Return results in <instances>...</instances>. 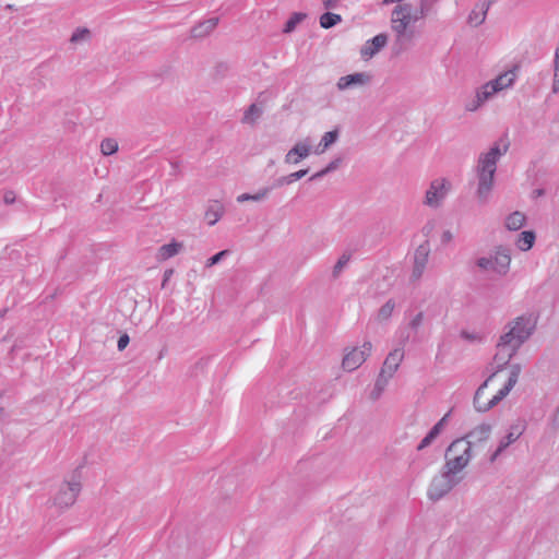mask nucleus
Returning a JSON list of instances; mask_svg holds the SVG:
<instances>
[{
  "instance_id": "1",
  "label": "nucleus",
  "mask_w": 559,
  "mask_h": 559,
  "mask_svg": "<svg viewBox=\"0 0 559 559\" xmlns=\"http://www.w3.org/2000/svg\"><path fill=\"white\" fill-rule=\"evenodd\" d=\"M536 329V320L531 314L516 317L508 322L497 344V361L507 365L519 348L531 337Z\"/></svg>"
},
{
  "instance_id": "2",
  "label": "nucleus",
  "mask_w": 559,
  "mask_h": 559,
  "mask_svg": "<svg viewBox=\"0 0 559 559\" xmlns=\"http://www.w3.org/2000/svg\"><path fill=\"white\" fill-rule=\"evenodd\" d=\"M423 20L415 7L409 2L396 4L390 16L391 29L394 34V45L403 51L419 36L416 23Z\"/></svg>"
},
{
  "instance_id": "3",
  "label": "nucleus",
  "mask_w": 559,
  "mask_h": 559,
  "mask_svg": "<svg viewBox=\"0 0 559 559\" xmlns=\"http://www.w3.org/2000/svg\"><path fill=\"white\" fill-rule=\"evenodd\" d=\"M508 145L503 148L498 143L491 146L487 152L479 154L475 166L477 178L476 197L480 203H486L495 187V175L499 159L507 153Z\"/></svg>"
},
{
  "instance_id": "4",
  "label": "nucleus",
  "mask_w": 559,
  "mask_h": 559,
  "mask_svg": "<svg viewBox=\"0 0 559 559\" xmlns=\"http://www.w3.org/2000/svg\"><path fill=\"white\" fill-rule=\"evenodd\" d=\"M521 373V366L519 364H513L510 367V374L507 383L501 388L490 400L484 401L485 390L488 386V383L496 376V372L490 374L484 382L478 386L475 392L473 404L474 408L478 413H486L497 406L514 388L518 383L519 376Z\"/></svg>"
},
{
  "instance_id": "5",
  "label": "nucleus",
  "mask_w": 559,
  "mask_h": 559,
  "mask_svg": "<svg viewBox=\"0 0 559 559\" xmlns=\"http://www.w3.org/2000/svg\"><path fill=\"white\" fill-rule=\"evenodd\" d=\"M476 265L483 272L506 276L510 271L511 250L504 246L495 247L488 255L479 257Z\"/></svg>"
},
{
  "instance_id": "6",
  "label": "nucleus",
  "mask_w": 559,
  "mask_h": 559,
  "mask_svg": "<svg viewBox=\"0 0 559 559\" xmlns=\"http://www.w3.org/2000/svg\"><path fill=\"white\" fill-rule=\"evenodd\" d=\"M471 459L472 450L465 439H456L445 451V463L442 468L456 476L468 465Z\"/></svg>"
},
{
  "instance_id": "7",
  "label": "nucleus",
  "mask_w": 559,
  "mask_h": 559,
  "mask_svg": "<svg viewBox=\"0 0 559 559\" xmlns=\"http://www.w3.org/2000/svg\"><path fill=\"white\" fill-rule=\"evenodd\" d=\"M451 182L447 178H436L431 180L425 192L423 200L424 205L433 210L441 207L451 191Z\"/></svg>"
},
{
  "instance_id": "8",
  "label": "nucleus",
  "mask_w": 559,
  "mask_h": 559,
  "mask_svg": "<svg viewBox=\"0 0 559 559\" xmlns=\"http://www.w3.org/2000/svg\"><path fill=\"white\" fill-rule=\"evenodd\" d=\"M460 478L441 469L440 474L436 475L429 485L427 495L432 501H438L448 495L459 483Z\"/></svg>"
},
{
  "instance_id": "9",
  "label": "nucleus",
  "mask_w": 559,
  "mask_h": 559,
  "mask_svg": "<svg viewBox=\"0 0 559 559\" xmlns=\"http://www.w3.org/2000/svg\"><path fill=\"white\" fill-rule=\"evenodd\" d=\"M526 430V423L523 419H518L512 423L506 436H503L498 443V447L489 456V461L493 463L512 443L521 438Z\"/></svg>"
},
{
  "instance_id": "10",
  "label": "nucleus",
  "mask_w": 559,
  "mask_h": 559,
  "mask_svg": "<svg viewBox=\"0 0 559 559\" xmlns=\"http://www.w3.org/2000/svg\"><path fill=\"white\" fill-rule=\"evenodd\" d=\"M81 491V481L79 477L72 476V478L62 484L55 496L53 502L60 508H68L72 506L78 495Z\"/></svg>"
},
{
  "instance_id": "11",
  "label": "nucleus",
  "mask_w": 559,
  "mask_h": 559,
  "mask_svg": "<svg viewBox=\"0 0 559 559\" xmlns=\"http://www.w3.org/2000/svg\"><path fill=\"white\" fill-rule=\"evenodd\" d=\"M372 344L365 342L361 347H355L345 354L342 366L346 371H354L370 356Z\"/></svg>"
},
{
  "instance_id": "12",
  "label": "nucleus",
  "mask_w": 559,
  "mask_h": 559,
  "mask_svg": "<svg viewBox=\"0 0 559 559\" xmlns=\"http://www.w3.org/2000/svg\"><path fill=\"white\" fill-rule=\"evenodd\" d=\"M430 251L431 249L428 240H425L416 248L414 252V265L412 271L413 281H418L423 276L428 264Z\"/></svg>"
},
{
  "instance_id": "13",
  "label": "nucleus",
  "mask_w": 559,
  "mask_h": 559,
  "mask_svg": "<svg viewBox=\"0 0 559 559\" xmlns=\"http://www.w3.org/2000/svg\"><path fill=\"white\" fill-rule=\"evenodd\" d=\"M372 75L369 72H356L353 74L341 76L336 82L338 91L343 92L346 90L367 86L371 83Z\"/></svg>"
},
{
  "instance_id": "14",
  "label": "nucleus",
  "mask_w": 559,
  "mask_h": 559,
  "mask_svg": "<svg viewBox=\"0 0 559 559\" xmlns=\"http://www.w3.org/2000/svg\"><path fill=\"white\" fill-rule=\"evenodd\" d=\"M492 433V425L489 423H481L474 427L465 437V442L469 445L472 450L473 445H478L485 443L489 440Z\"/></svg>"
},
{
  "instance_id": "15",
  "label": "nucleus",
  "mask_w": 559,
  "mask_h": 559,
  "mask_svg": "<svg viewBox=\"0 0 559 559\" xmlns=\"http://www.w3.org/2000/svg\"><path fill=\"white\" fill-rule=\"evenodd\" d=\"M520 68V64L515 63L509 70L490 80L498 93L513 87L516 82Z\"/></svg>"
},
{
  "instance_id": "16",
  "label": "nucleus",
  "mask_w": 559,
  "mask_h": 559,
  "mask_svg": "<svg viewBox=\"0 0 559 559\" xmlns=\"http://www.w3.org/2000/svg\"><path fill=\"white\" fill-rule=\"evenodd\" d=\"M311 153V141L309 138L297 142L285 155L286 164H298L301 159L307 158Z\"/></svg>"
},
{
  "instance_id": "17",
  "label": "nucleus",
  "mask_w": 559,
  "mask_h": 559,
  "mask_svg": "<svg viewBox=\"0 0 559 559\" xmlns=\"http://www.w3.org/2000/svg\"><path fill=\"white\" fill-rule=\"evenodd\" d=\"M497 0H479L467 16V23L473 27L480 26L487 17V13L492 3Z\"/></svg>"
},
{
  "instance_id": "18",
  "label": "nucleus",
  "mask_w": 559,
  "mask_h": 559,
  "mask_svg": "<svg viewBox=\"0 0 559 559\" xmlns=\"http://www.w3.org/2000/svg\"><path fill=\"white\" fill-rule=\"evenodd\" d=\"M388 44V35L380 33L373 38L368 39L360 49L361 58L369 60L374 57Z\"/></svg>"
},
{
  "instance_id": "19",
  "label": "nucleus",
  "mask_w": 559,
  "mask_h": 559,
  "mask_svg": "<svg viewBox=\"0 0 559 559\" xmlns=\"http://www.w3.org/2000/svg\"><path fill=\"white\" fill-rule=\"evenodd\" d=\"M404 358V350L402 348H395L389 353L386 356L383 366L380 370V373L388 376V378H392L394 373L397 371L402 360Z\"/></svg>"
},
{
  "instance_id": "20",
  "label": "nucleus",
  "mask_w": 559,
  "mask_h": 559,
  "mask_svg": "<svg viewBox=\"0 0 559 559\" xmlns=\"http://www.w3.org/2000/svg\"><path fill=\"white\" fill-rule=\"evenodd\" d=\"M450 416V412L447 413L431 429L430 431L426 435V437L419 442V444L417 445V450L418 451H421L424 450L425 448L429 447L433 440L441 433V431L443 430L447 421H448V418Z\"/></svg>"
},
{
  "instance_id": "21",
  "label": "nucleus",
  "mask_w": 559,
  "mask_h": 559,
  "mask_svg": "<svg viewBox=\"0 0 559 559\" xmlns=\"http://www.w3.org/2000/svg\"><path fill=\"white\" fill-rule=\"evenodd\" d=\"M217 24H218V17H211L206 21H203V22L199 23L198 25H195L194 27H192L191 36L193 38H203V37L207 36L209 34H211L215 29Z\"/></svg>"
},
{
  "instance_id": "22",
  "label": "nucleus",
  "mask_w": 559,
  "mask_h": 559,
  "mask_svg": "<svg viewBox=\"0 0 559 559\" xmlns=\"http://www.w3.org/2000/svg\"><path fill=\"white\" fill-rule=\"evenodd\" d=\"M224 214V206L222 203L215 201L212 204L209 205L207 210L205 211V219L210 226L215 225L223 216Z\"/></svg>"
},
{
  "instance_id": "23",
  "label": "nucleus",
  "mask_w": 559,
  "mask_h": 559,
  "mask_svg": "<svg viewBox=\"0 0 559 559\" xmlns=\"http://www.w3.org/2000/svg\"><path fill=\"white\" fill-rule=\"evenodd\" d=\"M337 130L325 132L321 138V141L318 144V146L313 150V153L317 155L324 153L331 145H333L337 141Z\"/></svg>"
},
{
  "instance_id": "24",
  "label": "nucleus",
  "mask_w": 559,
  "mask_h": 559,
  "mask_svg": "<svg viewBox=\"0 0 559 559\" xmlns=\"http://www.w3.org/2000/svg\"><path fill=\"white\" fill-rule=\"evenodd\" d=\"M525 215L522 212L515 211L507 216L504 226L507 229L516 231L525 224Z\"/></svg>"
},
{
  "instance_id": "25",
  "label": "nucleus",
  "mask_w": 559,
  "mask_h": 559,
  "mask_svg": "<svg viewBox=\"0 0 559 559\" xmlns=\"http://www.w3.org/2000/svg\"><path fill=\"white\" fill-rule=\"evenodd\" d=\"M262 114L263 109L261 106L257 104H251L243 114L242 123L253 126L260 119Z\"/></svg>"
},
{
  "instance_id": "26",
  "label": "nucleus",
  "mask_w": 559,
  "mask_h": 559,
  "mask_svg": "<svg viewBox=\"0 0 559 559\" xmlns=\"http://www.w3.org/2000/svg\"><path fill=\"white\" fill-rule=\"evenodd\" d=\"M476 96L478 99H480L483 103H487L496 94H498L497 88L491 84L490 81L486 82L481 86H479L476 92Z\"/></svg>"
},
{
  "instance_id": "27",
  "label": "nucleus",
  "mask_w": 559,
  "mask_h": 559,
  "mask_svg": "<svg viewBox=\"0 0 559 559\" xmlns=\"http://www.w3.org/2000/svg\"><path fill=\"white\" fill-rule=\"evenodd\" d=\"M181 247V243L175 241L167 245H163L158 250V259L167 260L176 255L180 251Z\"/></svg>"
},
{
  "instance_id": "28",
  "label": "nucleus",
  "mask_w": 559,
  "mask_h": 559,
  "mask_svg": "<svg viewBox=\"0 0 559 559\" xmlns=\"http://www.w3.org/2000/svg\"><path fill=\"white\" fill-rule=\"evenodd\" d=\"M534 242L535 234L530 230H524L520 234L516 246L520 250L527 251L533 247Z\"/></svg>"
},
{
  "instance_id": "29",
  "label": "nucleus",
  "mask_w": 559,
  "mask_h": 559,
  "mask_svg": "<svg viewBox=\"0 0 559 559\" xmlns=\"http://www.w3.org/2000/svg\"><path fill=\"white\" fill-rule=\"evenodd\" d=\"M389 381H390V378H388V376L379 373V376L376 380L373 390L370 393V399L373 401H377L381 396V394L384 391L385 386L388 385Z\"/></svg>"
},
{
  "instance_id": "30",
  "label": "nucleus",
  "mask_w": 559,
  "mask_h": 559,
  "mask_svg": "<svg viewBox=\"0 0 559 559\" xmlns=\"http://www.w3.org/2000/svg\"><path fill=\"white\" fill-rule=\"evenodd\" d=\"M307 17V14L301 12H295L290 15V17L285 23V26L283 28V33L289 34L295 31L298 24H300Z\"/></svg>"
},
{
  "instance_id": "31",
  "label": "nucleus",
  "mask_w": 559,
  "mask_h": 559,
  "mask_svg": "<svg viewBox=\"0 0 559 559\" xmlns=\"http://www.w3.org/2000/svg\"><path fill=\"white\" fill-rule=\"evenodd\" d=\"M342 21L340 14L326 12L320 16V26L323 28H331Z\"/></svg>"
},
{
  "instance_id": "32",
  "label": "nucleus",
  "mask_w": 559,
  "mask_h": 559,
  "mask_svg": "<svg viewBox=\"0 0 559 559\" xmlns=\"http://www.w3.org/2000/svg\"><path fill=\"white\" fill-rule=\"evenodd\" d=\"M91 38V31L86 27H78L71 35L70 41L72 44H78L81 41H86Z\"/></svg>"
},
{
  "instance_id": "33",
  "label": "nucleus",
  "mask_w": 559,
  "mask_h": 559,
  "mask_svg": "<svg viewBox=\"0 0 559 559\" xmlns=\"http://www.w3.org/2000/svg\"><path fill=\"white\" fill-rule=\"evenodd\" d=\"M394 308H395V302L392 299L388 300L379 309V311H378V320H380V321L388 320L392 316Z\"/></svg>"
},
{
  "instance_id": "34",
  "label": "nucleus",
  "mask_w": 559,
  "mask_h": 559,
  "mask_svg": "<svg viewBox=\"0 0 559 559\" xmlns=\"http://www.w3.org/2000/svg\"><path fill=\"white\" fill-rule=\"evenodd\" d=\"M349 260H350V254H348V253H343L340 257V259L335 263V265L333 267V271H332V276L334 278H337L340 276V274L342 273L343 269L347 266Z\"/></svg>"
},
{
  "instance_id": "35",
  "label": "nucleus",
  "mask_w": 559,
  "mask_h": 559,
  "mask_svg": "<svg viewBox=\"0 0 559 559\" xmlns=\"http://www.w3.org/2000/svg\"><path fill=\"white\" fill-rule=\"evenodd\" d=\"M100 151L104 155H111L118 151V143L114 139H104L100 143Z\"/></svg>"
},
{
  "instance_id": "36",
  "label": "nucleus",
  "mask_w": 559,
  "mask_h": 559,
  "mask_svg": "<svg viewBox=\"0 0 559 559\" xmlns=\"http://www.w3.org/2000/svg\"><path fill=\"white\" fill-rule=\"evenodd\" d=\"M437 1L438 0H420L418 7H415V10L425 19Z\"/></svg>"
},
{
  "instance_id": "37",
  "label": "nucleus",
  "mask_w": 559,
  "mask_h": 559,
  "mask_svg": "<svg viewBox=\"0 0 559 559\" xmlns=\"http://www.w3.org/2000/svg\"><path fill=\"white\" fill-rule=\"evenodd\" d=\"M272 191V187H263L259 189L255 193L251 194V201L261 202L265 200Z\"/></svg>"
},
{
  "instance_id": "38",
  "label": "nucleus",
  "mask_w": 559,
  "mask_h": 559,
  "mask_svg": "<svg viewBox=\"0 0 559 559\" xmlns=\"http://www.w3.org/2000/svg\"><path fill=\"white\" fill-rule=\"evenodd\" d=\"M228 254H229L228 250H222V251L217 252L216 254H214L213 257H211L206 260L205 266L211 267V266L217 264L218 262L222 261V259H224Z\"/></svg>"
},
{
  "instance_id": "39",
  "label": "nucleus",
  "mask_w": 559,
  "mask_h": 559,
  "mask_svg": "<svg viewBox=\"0 0 559 559\" xmlns=\"http://www.w3.org/2000/svg\"><path fill=\"white\" fill-rule=\"evenodd\" d=\"M485 103H483L478 97L475 95L472 99L467 100L465 104V110L469 112H474L478 110Z\"/></svg>"
},
{
  "instance_id": "40",
  "label": "nucleus",
  "mask_w": 559,
  "mask_h": 559,
  "mask_svg": "<svg viewBox=\"0 0 559 559\" xmlns=\"http://www.w3.org/2000/svg\"><path fill=\"white\" fill-rule=\"evenodd\" d=\"M424 321V313L418 312L411 321H409V328L414 331H417L421 323Z\"/></svg>"
},
{
  "instance_id": "41",
  "label": "nucleus",
  "mask_w": 559,
  "mask_h": 559,
  "mask_svg": "<svg viewBox=\"0 0 559 559\" xmlns=\"http://www.w3.org/2000/svg\"><path fill=\"white\" fill-rule=\"evenodd\" d=\"M307 174H308V169H300L298 171L287 175V179H289V182L293 183L296 180L304 178Z\"/></svg>"
},
{
  "instance_id": "42",
  "label": "nucleus",
  "mask_w": 559,
  "mask_h": 559,
  "mask_svg": "<svg viewBox=\"0 0 559 559\" xmlns=\"http://www.w3.org/2000/svg\"><path fill=\"white\" fill-rule=\"evenodd\" d=\"M549 425L554 430L559 429V406L556 408V411L549 417Z\"/></svg>"
},
{
  "instance_id": "43",
  "label": "nucleus",
  "mask_w": 559,
  "mask_h": 559,
  "mask_svg": "<svg viewBox=\"0 0 559 559\" xmlns=\"http://www.w3.org/2000/svg\"><path fill=\"white\" fill-rule=\"evenodd\" d=\"M129 342H130V338H129L128 334L121 335L117 343L118 349L123 350L128 346Z\"/></svg>"
},
{
  "instance_id": "44",
  "label": "nucleus",
  "mask_w": 559,
  "mask_h": 559,
  "mask_svg": "<svg viewBox=\"0 0 559 559\" xmlns=\"http://www.w3.org/2000/svg\"><path fill=\"white\" fill-rule=\"evenodd\" d=\"M341 163H342V158L337 157V158L333 159L332 162H330L325 168L330 174V173L336 170L340 167Z\"/></svg>"
},
{
  "instance_id": "45",
  "label": "nucleus",
  "mask_w": 559,
  "mask_h": 559,
  "mask_svg": "<svg viewBox=\"0 0 559 559\" xmlns=\"http://www.w3.org/2000/svg\"><path fill=\"white\" fill-rule=\"evenodd\" d=\"M453 240V234L451 230H444L441 235V243L447 245Z\"/></svg>"
},
{
  "instance_id": "46",
  "label": "nucleus",
  "mask_w": 559,
  "mask_h": 559,
  "mask_svg": "<svg viewBox=\"0 0 559 559\" xmlns=\"http://www.w3.org/2000/svg\"><path fill=\"white\" fill-rule=\"evenodd\" d=\"M552 93L559 92V71H555L552 81Z\"/></svg>"
},
{
  "instance_id": "47",
  "label": "nucleus",
  "mask_w": 559,
  "mask_h": 559,
  "mask_svg": "<svg viewBox=\"0 0 559 559\" xmlns=\"http://www.w3.org/2000/svg\"><path fill=\"white\" fill-rule=\"evenodd\" d=\"M284 185H290L289 179H287V176L278 178L272 186V189L276 187H282Z\"/></svg>"
},
{
  "instance_id": "48",
  "label": "nucleus",
  "mask_w": 559,
  "mask_h": 559,
  "mask_svg": "<svg viewBox=\"0 0 559 559\" xmlns=\"http://www.w3.org/2000/svg\"><path fill=\"white\" fill-rule=\"evenodd\" d=\"M340 0H324L323 5L325 9H335L338 5Z\"/></svg>"
},
{
  "instance_id": "49",
  "label": "nucleus",
  "mask_w": 559,
  "mask_h": 559,
  "mask_svg": "<svg viewBox=\"0 0 559 559\" xmlns=\"http://www.w3.org/2000/svg\"><path fill=\"white\" fill-rule=\"evenodd\" d=\"M329 171L326 170V168H323L321 169L320 171L313 174L311 177H310V180H318L322 177H324L325 175H328Z\"/></svg>"
},
{
  "instance_id": "50",
  "label": "nucleus",
  "mask_w": 559,
  "mask_h": 559,
  "mask_svg": "<svg viewBox=\"0 0 559 559\" xmlns=\"http://www.w3.org/2000/svg\"><path fill=\"white\" fill-rule=\"evenodd\" d=\"M247 201H251V193H242L237 197V202L243 203Z\"/></svg>"
},
{
  "instance_id": "51",
  "label": "nucleus",
  "mask_w": 559,
  "mask_h": 559,
  "mask_svg": "<svg viewBox=\"0 0 559 559\" xmlns=\"http://www.w3.org/2000/svg\"><path fill=\"white\" fill-rule=\"evenodd\" d=\"M403 0H382V4L383 5H388V4H391L393 2H400V3H403L402 2Z\"/></svg>"
},
{
  "instance_id": "52",
  "label": "nucleus",
  "mask_w": 559,
  "mask_h": 559,
  "mask_svg": "<svg viewBox=\"0 0 559 559\" xmlns=\"http://www.w3.org/2000/svg\"><path fill=\"white\" fill-rule=\"evenodd\" d=\"M171 273H173V270H169V271H166V272H165V274H164V283H165L168 278H170Z\"/></svg>"
},
{
  "instance_id": "53",
  "label": "nucleus",
  "mask_w": 559,
  "mask_h": 559,
  "mask_svg": "<svg viewBox=\"0 0 559 559\" xmlns=\"http://www.w3.org/2000/svg\"><path fill=\"white\" fill-rule=\"evenodd\" d=\"M462 336H463L464 338H466V340H474V338H475L474 336H472V335H471V334H468L467 332H463V333H462Z\"/></svg>"
},
{
  "instance_id": "54",
  "label": "nucleus",
  "mask_w": 559,
  "mask_h": 559,
  "mask_svg": "<svg viewBox=\"0 0 559 559\" xmlns=\"http://www.w3.org/2000/svg\"><path fill=\"white\" fill-rule=\"evenodd\" d=\"M555 71H559V59H554Z\"/></svg>"
},
{
  "instance_id": "55",
  "label": "nucleus",
  "mask_w": 559,
  "mask_h": 559,
  "mask_svg": "<svg viewBox=\"0 0 559 559\" xmlns=\"http://www.w3.org/2000/svg\"><path fill=\"white\" fill-rule=\"evenodd\" d=\"M495 361L498 364V369H496V372H499V369L504 365L502 364V361H497L496 359Z\"/></svg>"
},
{
  "instance_id": "56",
  "label": "nucleus",
  "mask_w": 559,
  "mask_h": 559,
  "mask_svg": "<svg viewBox=\"0 0 559 559\" xmlns=\"http://www.w3.org/2000/svg\"><path fill=\"white\" fill-rule=\"evenodd\" d=\"M555 59H559V46L557 47L555 51Z\"/></svg>"
},
{
  "instance_id": "57",
  "label": "nucleus",
  "mask_w": 559,
  "mask_h": 559,
  "mask_svg": "<svg viewBox=\"0 0 559 559\" xmlns=\"http://www.w3.org/2000/svg\"><path fill=\"white\" fill-rule=\"evenodd\" d=\"M5 9L7 10H14V5L13 4H7Z\"/></svg>"
},
{
  "instance_id": "58",
  "label": "nucleus",
  "mask_w": 559,
  "mask_h": 559,
  "mask_svg": "<svg viewBox=\"0 0 559 559\" xmlns=\"http://www.w3.org/2000/svg\"><path fill=\"white\" fill-rule=\"evenodd\" d=\"M4 200H5V202H11L12 201L11 197H8V195H5Z\"/></svg>"
},
{
  "instance_id": "59",
  "label": "nucleus",
  "mask_w": 559,
  "mask_h": 559,
  "mask_svg": "<svg viewBox=\"0 0 559 559\" xmlns=\"http://www.w3.org/2000/svg\"><path fill=\"white\" fill-rule=\"evenodd\" d=\"M4 200H5V202H11L12 201L11 197H8V195H5Z\"/></svg>"
},
{
  "instance_id": "60",
  "label": "nucleus",
  "mask_w": 559,
  "mask_h": 559,
  "mask_svg": "<svg viewBox=\"0 0 559 559\" xmlns=\"http://www.w3.org/2000/svg\"><path fill=\"white\" fill-rule=\"evenodd\" d=\"M2 412H3V409H2V408H0V414H1Z\"/></svg>"
}]
</instances>
